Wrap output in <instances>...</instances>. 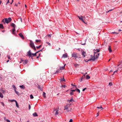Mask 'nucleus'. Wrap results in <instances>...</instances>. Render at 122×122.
Returning a JSON list of instances; mask_svg holds the SVG:
<instances>
[{
    "mask_svg": "<svg viewBox=\"0 0 122 122\" xmlns=\"http://www.w3.org/2000/svg\"><path fill=\"white\" fill-rule=\"evenodd\" d=\"M26 56L29 57V58L32 56H34V53H32L30 50H29L28 52L27 53V55H26Z\"/></svg>",
    "mask_w": 122,
    "mask_h": 122,
    "instance_id": "nucleus-2",
    "label": "nucleus"
},
{
    "mask_svg": "<svg viewBox=\"0 0 122 122\" xmlns=\"http://www.w3.org/2000/svg\"><path fill=\"white\" fill-rule=\"evenodd\" d=\"M11 26L13 27V28H15V25L13 23H12L11 25Z\"/></svg>",
    "mask_w": 122,
    "mask_h": 122,
    "instance_id": "nucleus-13",
    "label": "nucleus"
},
{
    "mask_svg": "<svg viewBox=\"0 0 122 122\" xmlns=\"http://www.w3.org/2000/svg\"><path fill=\"white\" fill-rule=\"evenodd\" d=\"M71 104H70L69 105H68L66 106L65 107V109H64V110H68V106L69 105V106L71 105Z\"/></svg>",
    "mask_w": 122,
    "mask_h": 122,
    "instance_id": "nucleus-8",
    "label": "nucleus"
},
{
    "mask_svg": "<svg viewBox=\"0 0 122 122\" xmlns=\"http://www.w3.org/2000/svg\"><path fill=\"white\" fill-rule=\"evenodd\" d=\"M30 47L35 51L36 50V49L34 45L33 42L31 41H30Z\"/></svg>",
    "mask_w": 122,
    "mask_h": 122,
    "instance_id": "nucleus-3",
    "label": "nucleus"
},
{
    "mask_svg": "<svg viewBox=\"0 0 122 122\" xmlns=\"http://www.w3.org/2000/svg\"><path fill=\"white\" fill-rule=\"evenodd\" d=\"M74 66L75 67H77L78 66H79V65L78 64H74Z\"/></svg>",
    "mask_w": 122,
    "mask_h": 122,
    "instance_id": "nucleus-38",
    "label": "nucleus"
},
{
    "mask_svg": "<svg viewBox=\"0 0 122 122\" xmlns=\"http://www.w3.org/2000/svg\"><path fill=\"white\" fill-rule=\"evenodd\" d=\"M86 88H85L82 89L83 91H85V90L86 89Z\"/></svg>",
    "mask_w": 122,
    "mask_h": 122,
    "instance_id": "nucleus-47",
    "label": "nucleus"
},
{
    "mask_svg": "<svg viewBox=\"0 0 122 122\" xmlns=\"http://www.w3.org/2000/svg\"><path fill=\"white\" fill-rule=\"evenodd\" d=\"M99 55V53H97L94 52V56H92V55L91 56V58L90 59L88 60L87 61H88L91 60L94 61L96 59H97L98 58Z\"/></svg>",
    "mask_w": 122,
    "mask_h": 122,
    "instance_id": "nucleus-1",
    "label": "nucleus"
},
{
    "mask_svg": "<svg viewBox=\"0 0 122 122\" xmlns=\"http://www.w3.org/2000/svg\"><path fill=\"white\" fill-rule=\"evenodd\" d=\"M112 10H109L108 11H107V12H106V13H108L110 11H112Z\"/></svg>",
    "mask_w": 122,
    "mask_h": 122,
    "instance_id": "nucleus-52",
    "label": "nucleus"
},
{
    "mask_svg": "<svg viewBox=\"0 0 122 122\" xmlns=\"http://www.w3.org/2000/svg\"><path fill=\"white\" fill-rule=\"evenodd\" d=\"M4 119L5 120H6V119L5 117H4Z\"/></svg>",
    "mask_w": 122,
    "mask_h": 122,
    "instance_id": "nucleus-59",
    "label": "nucleus"
},
{
    "mask_svg": "<svg viewBox=\"0 0 122 122\" xmlns=\"http://www.w3.org/2000/svg\"><path fill=\"white\" fill-rule=\"evenodd\" d=\"M30 98L31 99H32L34 98L33 96L32 95V94H31L30 95Z\"/></svg>",
    "mask_w": 122,
    "mask_h": 122,
    "instance_id": "nucleus-30",
    "label": "nucleus"
},
{
    "mask_svg": "<svg viewBox=\"0 0 122 122\" xmlns=\"http://www.w3.org/2000/svg\"><path fill=\"white\" fill-rule=\"evenodd\" d=\"M72 57H74L76 59L77 58L76 54L75 53H73L72 54Z\"/></svg>",
    "mask_w": 122,
    "mask_h": 122,
    "instance_id": "nucleus-6",
    "label": "nucleus"
},
{
    "mask_svg": "<svg viewBox=\"0 0 122 122\" xmlns=\"http://www.w3.org/2000/svg\"><path fill=\"white\" fill-rule=\"evenodd\" d=\"M11 18L9 17L8 18L5 19V21L7 24L8 23L11 21Z\"/></svg>",
    "mask_w": 122,
    "mask_h": 122,
    "instance_id": "nucleus-5",
    "label": "nucleus"
},
{
    "mask_svg": "<svg viewBox=\"0 0 122 122\" xmlns=\"http://www.w3.org/2000/svg\"><path fill=\"white\" fill-rule=\"evenodd\" d=\"M40 51H37L36 52V53H38V52H39Z\"/></svg>",
    "mask_w": 122,
    "mask_h": 122,
    "instance_id": "nucleus-64",
    "label": "nucleus"
},
{
    "mask_svg": "<svg viewBox=\"0 0 122 122\" xmlns=\"http://www.w3.org/2000/svg\"><path fill=\"white\" fill-rule=\"evenodd\" d=\"M117 71H115L114 72L113 74H112V75H114V74L115 73H116L117 72Z\"/></svg>",
    "mask_w": 122,
    "mask_h": 122,
    "instance_id": "nucleus-40",
    "label": "nucleus"
},
{
    "mask_svg": "<svg viewBox=\"0 0 122 122\" xmlns=\"http://www.w3.org/2000/svg\"><path fill=\"white\" fill-rule=\"evenodd\" d=\"M16 101V100H11V102H15Z\"/></svg>",
    "mask_w": 122,
    "mask_h": 122,
    "instance_id": "nucleus-37",
    "label": "nucleus"
},
{
    "mask_svg": "<svg viewBox=\"0 0 122 122\" xmlns=\"http://www.w3.org/2000/svg\"><path fill=\"white\" fill-rule=\"evenodd\" d=\"M20 20L21 22H22V19L21 18H20L19 19Z\"/></svg>",
    "mask_w": 122,
    "mask_h": 122,
    "instance_id": "nucleus-51",
    "label": "nucleus"
},
{
    "mask_svg": "<svg viewBox=\"0 0 122 122\" xmlns=\"http://www.w3.org/2000/svg\"><path fill=\"white\" fill-rule=\"evenodd\" d=\"M102 106H101L100 107H97V108L98 109H102L101 110H102L103 108H102Z\"/></svg>",
    "mask_w": 122,
    "mask_h": 122,
    "instance_id": "nucleus-31",
    "label": "nucleus"
},
{
    "mask_svg": "<svg viewBox=\"0 0 122 122\" xmlns=\"http://www.w3.org/2000/svg\"><path fill=\"white\" fill-rule=\"evenodd\" d=\"M122 31V30H119V31Z\"/></svg>",
    "mask_w": 122,
    "mask_h": 122,
    "instance_id": "nucleus-63",
    "label": "nucleus"
},
{
    "mask_svg": "<svg viewBox=\"0 0 122 122\" xmlns=\"http://www.w3.org/2000/svg\"><path fill=\"white\" fill-rule=\"evenodd\" d=\"M72 121H73L71 119H70V120L69 121V122H72Z\"/></svg>",
    "mask_w": 122,
    "mask_h": 122,
    "instance_id": "nucleus-45",
    "label": "nucleus"
},
{
    "mask_svg": "<svg viewBox=\"0 0 122 122\" xmlns=\"http://www.w3.org/2000/svg\"><path fill=\"white\" fill-rule=\"evenodd\" d=\"M86 54V52H82V55L83 56H84V57H85V54Z\"/></svg>",
    "mask_w": 122,
    "mask_h": 122,
    "instance_id": "nucleus-23",
    "label": "nucleus"
},
{
    "mask_svg": "<svg viewBox=\"0 0 122 122\" xmlns=\"http://www.w3.org/2000/svg\"><path fill=\"white\" fill-rule=\"evenodd\" d=\"M71 91L73 92H75V91H76V90L75 89V90H71Z\"/></svg>",
    "mask_w": 122,
    "mask_h": 122,
    "instance_id": "nucleus-44",
    "label": "nucleus"
},
{
    "mask_svg": "<svg viewBox=\"0 0 122 122\" xmlns=\"http://www.w3.org/2000/svg\"><path fill=\"white\" fill-rule=\"evenodd\" d=\"M15 91L16 94H17L18 95H19V93L15 89Z\"/></svg>",
    "mask_w": 122,
    "mask_h": 122,
    "instance_id": "nucleus-29",
    "label": "nucleus"
},
{
    "mask_svg": "<svg viewBox=\"0 0 122 122\" xmlns=\"http://www.w3.org/2000/svg\"><path fill=\"white\" fill-rule=\"evenodd\" d=\"M67 57V54L66 53V54H63V57L64 58H66Z\"/></svg>",
    "mask_w": 122,
    "mask_h": 122,
    "instance_id": "nucleus-12",
    "label": "nucleus"
},
{
    "mask_svg": "<svg viewBox=\"0 0 122 122\" xmlns=\"http://www.w3.org/2000/svg\"><path fill=\"white\" fill-rule=\"evenodd\" d=\"M0 97L1 98H3L4 97L3 96L2 94L0 92Z\"/></svg>",
    "mask_w": 122,
    "mask_h": 122,
    "instance_id": "nucleus-20",
    "label": "nucleus"
},
{
    "mask_svg": "<svg viewBox=\"0 0 122 122\" xmlns=\"http://www.w3.org/2000/svg\"><path fill=\"white\" fill-rule=\"evenodd\" d=\"M6 121L7 122H10V120L8 119H6Z\"/></svg>",
    "mask_w": 122,
    "mask_h": 122,
    "instance_id": "nucleus-42",
    "label": "nucleus"
},
{
    "mask_svg": "<svg viewBox=\"0 0 122 122\" xmlns=\"http://www.w3.org/2000/svg\"><path fill=\"white\" fill-rule=\"evenodd\" d=\"M15 104H16V107L18 108L19 107V106H18V104L17 101H16Z\"/></svg>",
    "mask_w": 122,
    "mask_h": 122,
    "instance_id": "nucleus-25",
    "label": "nucleus"
},
{
    "mask_svg": "<svg viewBox=\"0 0 122 122\" xmlns=\"http://www.w3.org/2000/svg\"><path fill=\"white\" fill-rule=\"evenodd\" d=\"M46 94L44 92H43V96L45 98L46 97Z\"/></svg>",
    "mask_w": 122,
    "mask_h": 122,
    "instance_id": "nucleus-24",
    "label": "nucleus"
},
{
    "mask_svg": "<svg viewBox=\"0 0 122 122\" xmlns=\"http://www.w3.org/2000/svg\"><path fill=\"white\" fill-rule=\"evenodd\" d=\"M95 50V51H96V52H97H97H99L100 51L99 49H96V50Z\"/></svg>",
    "mask_w": 122,
    "mask_h": 122,
    "instance_id": "nucleus-33",
    "label": "nucleus"
},
{
    "mask_svg": "<svg viewBox=\"0 0 122 122\" xmlns=\"http://www.w3.org/2000/svg\"><path fill=\"white\" fill-rule=\"evenodd\" d=\"M27 60H25V61L23 62V64H27Z\"/></svg>",
    "mask_w": 122,
    "mask_h": 122,
    "instance_id": "nucleus-19",
    "label": "nucleus"
},
{
    "mask_svg": "<svg viewBox=\"0 0 122 122\" xmlns=\"http://www.w3.org/2000/svg\"><path fill=\"white\" fill-rule=\"evenodd\" d=\"M36 54L37 53H34V56H36Z\"/></svg>",
    "mask_w": 122,
    "mask_h": 122,
    "instance_id": "nucleus-55",
    "label": "nucleus"
},
{
    "mask_svg": "<svg viewBox=\"0 0 122 122\" xmlns=\"http://www.w3.org/2000/svg\"><path fill=\"white\" fill-rule=\"evenodd\" d=\"M121 65V67L122 68V64H121L120 65Z\"/></svg>",
    "mask_w": 122,
    "mask_h": 122,
    "instance_id": "nucleus-60",
    "label": "nucleus"
},
{
    "mask_svg": "<svg viewBox=\"0 0 122 122\" xmlns=\"http://www.w3.org/2000/svg\"><path fill=\"white\" fill-rule=\"evenodd\" d=\"M58 110L57 109H54V112H56L55 113V115H57L58 114Z\"/></svg>",
    "mask_w": 122,
    "mask_h": 122,
    "instance_id": "nucleus-9",
    "label": "nucleus"
},
{
    "mask_svg": "<svg viewBox=\"0 0 122 122\" xmlns=\"http://www.w3.org/2000/svg\"><path fill=\"white\" fill-rule=\"evenodd\" d=\"M62 86L64 87V88H65L66 87V86L65 85H64L63 86Z\"/></svg>",
    "mask_w": 122,
    "mask_h": 122,
    "instance_id": "nucleus-54",
    "label": "nucleus"
},
{
    "mask_svg": "<svg viewBox=\"0 0 122 122\" xmlns=\"http://www.w3.org/2000/svg\"><path fill=\"white\" fill-rule=\"evenodd\" d=\"M61 70L60 69H58V70L56 71V72H55V73L56 74V73H59L61 72L60 71Z\"/></svg>",
    "mask_w": 122,
    "mask_h": 122,
    "instance_id": "nucleus-22",
    "label": "nucleus"
},
{
    "mask_svg": "<svg viewBox=\"0 0 122 122\" xmlns=\"http://www.w3.org/2000/svg\"><path fill=\"white\" fill-rule=\"evenodd\" d=\"M41 41V40H36V42H40Z\"/></svg>",
    "mask_w": 122,
    "mask_h": 122,
    "instance_id": "nucleus-28",
    "label": "nucleus"
},
{
    "mask_svg": "<svg viewBox=\"0 0 122 122\" xmlns=\"http://www.w3.org/2000/svg\"><path fill=\"white\" fill-rule=\"evenodd\" d=\"M73 86H75L76 88L77 87L75 85H73Z\"/></svg>",
    "mask_w": 122,
    "mask_h": 122,
    "instance_id": "nucleus-61",
    "label": "nucleus"
},
{
    "mask_svg": "<svg viewBox=\"0 0 122 122\" xmlns=\"http://www.w3.org/2000/svg\"><path fill=\"white\" fill-rule=\"evenodd\" d=\"M68 101L69 102H74V101L72 97L71 99L69 100H68Z\"/></svg>",
    "mask_w": 122,
    "mask_h": 122,
    "instance_id": "nucleus-17",
    "label": "nucleus"
},
{
    "mask_svg": "<svg viewBox=\"0 0 122 122\" xmlns=\"http://www.w3.org/2000/svg\"><path fill=\"white\" fill-rule=\"evenodd\" d=\"M77 17L80 20L82 21L85 24H86V23L85 22L84 20L85 19V17H83L82 15H81L80 16H78Z\"/></svg>",
    "mask_w": 122,
    "mask_h": 122,
    "instance_id": "nucleus-4",
    "label": "nucleus"
},
{
    "mask_svg": "<svg viewBox=\"0 0 122 122\" xmlns=\"http://www.w3.org/2000/svg\"><path fill=\"white\" fill-rule=\"evenodd\" d=\"M41 47V45H40L39 46H36V48L37 49H39Z\"/></svg>",
    "mask_w": 122,
    "mask_h": 122,
    "instance_id": "nucleus-34",
    "label": "nucleus"
},
{
    "mask_svg": "<svg viewBox=\"0 0 122 122\" xmlns=\"http://www.w3.org/2000/svg\"><path fill=\"white\" fill-rule=\"evenodd\" d=\"M13 0H12V2L10 3V4H11L13 3Z\"/></svg>",
    "mask_w": 122,
    "mask_h": 122,
    "instance_id": "nucleus-58",
    "label": "nucleus"
},
{
    "mask_svg": "<svg viewBox=\"0 0 122 122\" xmlns=\"http://www.w3.org/2000/svg\"><path fill=\"white\" fill-rule=\"evenodd\" d=\"M37 87L38 88L40 89L42 91V87H40L39 85H38Z\"/></svg>",
    "mask_w": 122,
    "mask_h": 122,
    "instance_id": "nucleus-15",
    "label": "nucleus"
},
{
    "mask_svg": "<svg viewBox=\"0 0 122 122\" xmlns=\"http://www.w3.org/2000/svg\"><path fill=\"white\" fill-rule=\"evenodd\" d=\"M62 81H65V79L64 78L63 79H62L61 80Z\"/></svg>",
    "mask_w": 122,
    "mask_h": 122,
    "instance_id": "nucleus-46",
    "label": "nucleus"
},
{
    "mask_svg": "<svg viewBox=\"0 0 122 122\" xmlns=\"http://www.w3.org/2000/svg\"><path fill=\"white\" fill-rule=\"evenodd\" d=\"M19 35L20 36V37H21V38L23 39H24V37L23 36V35H22V34L21 33H20L19 34Z\"/></svg>",
    "mask_w": 122,
    "mask_h": 122,
    "instance_id": "nucleus-7",
    "label": "nucleus"
},
{
    "mask_svg": "<svg viewBox=\"0 0 122 122\" xmlns=\"http://www.w3.org/2000/svg\"><path fill=\"white\" fill-rule=\"evenodd\" d=\"M86 44V43H82L81 44L82 45H85Z\"/></svg>",
    "mask_w": 122,
    "mask_h": 122,
    "instance_id": "nucleus-57",
    "label": "nucleus"
},
{
    "mask_svg": "<svg viewBox=\"0 0 122 122\" xmlns=\"http://www.w3.org/2000/svg\"><path fill=\"white\" fill-rule=\"evenodd\" d=\"M65 65L61 67L60 68V70H62L64 69Z\"/></svg>",
    "mask_w": 122,
    "mask_h": 122,
    "instance_id": "nucleus-16",
    "label": "nucleus"
},
{
    "mask_svg": "<svg viewBox=\"0 0 122 122\" xmlns=\"http://www.w3.org/2000/svg\"><path fill=\"white\" fill-rule=\"evenodd\" d=\"M86 79H89L90 78V77L88 76V75H87L86 76Z\"/></svg>",
    "mask_w": 122,
    "mask_h": 122,
    "instance_id": "nucleus-26",
    "label": "nucleus"
},
{
    "mask_svg": "<svg viewBox=\"0 0 122 122\" xmlns=\"http://www.w3.org/2000/svg\"><path fill=\"white\" fill-rule=\"evenodd\" d=\"M71 108H70V110L69 109V108H68V110H67V112H68V111H71Z\"/></svg>",
    "mask_w": 122,
    "mask_h": 122,
    "instance_id": "nucleus-41",
    "label": "nucleus"
},
{
    "mask_svg": "<svg viewBox=\"0 0 122 122\" xmlns=\"http://www.w3.org/2000/svg\"><path fill=\"white\" fill-rule=\"evenodd\" d=\"M31 57V58L32 59H33V58L32 56L31 57Z\"/></svg>",
    "mask_w": 122,
    "mask_h": 122,
    "instance_id": "nucleus-62",
    "label": "nucleus"
},
{
    "mask_svg": "<svg viewBox=\"0 0 122 122\" xmlns=\"http://www.w3.org/2000/svg\"><path fill=\"white\" fill-rule=\"evenodd\" d=\"M112 33L113 34H115L116 35H117L119 33H117V32H112Z\"/></svg>",
    "mask_w": 122,
    "mask_h": 122,
    "instance_id": "nucleus-32",
    "label": "nucleus"
},
{
    "mask_svg": "<svg viewBox=\"0 0 122 122\" xmlns=\"http://www.w3.org/2000/svg\"><path fill=\"white\" fill-rule=\"evenodd\" d=\"M12 87H13V88H14L15 89H15H16V87H15V86L14 85H13L12 86Z\"/></svg>",
    "mask_w": 122,
    "mask_h": 122,
    "instance_id": "nucleus-49",
    "label": "nucleus"
},
{
    "mask_svg": "<svg viewBox=\"0 0 122 122\" xmlns=\"http://www.w3.org/2000/svg\"><path fill=\"white\" fill-rule=\"evenodd\" d=\"M108 49L109 51V52H112V51L111 49V47L110 46H109V47H108Z\"/></svg>",
    "mask_w": 122,
    "mask_h": 122,
    "instance_id": "nucleus-10",
    "label": "nucleus"
},
{
    "mask_svg": "<svg viewBox=\"0 0 122 122\" xmlns=\"http://www.w3.org/2000/svg\"><path fill=\"white\" fill-rule=\"evenodd\" d=\"M112 82H110L109 83V85L110 86H111L112 85Z\"/></svg>",
    "mask_w": 122,
    "mask_h": 122,
    "instance_id": "nucleus-43",
    "label": "nucleus"
},
{
    "mask_svg": "<svg viewBox=\"0 0 122 122\" xmlns=\"http://www.w3.org/2000/svg\"><path fill=\"white\" fill-rule=\"evenodd\" d=\"M15 31V28H13V29L12 30V33L13 34H15V33L14 32Z\"/></svg>",
    "mask_w": 122,
    "mask_h": 122,
    "instance_id": "nucleus-11",
    "label": "nucleus"
},
{
    "mask_svg": "<svg viewBox=\"0 0 122 122\" xmlns=\"http://www.w3.org/2000/svg\"><path fill=\"white\" fill-rule=\"evenodd\" d=\"M20 88H21L23 89H25V86L23 85H22L21 86H20Z\"/></svg>",
    "mask_w": 122,
    "mask_h": 122,
    "instance_id": "nucleus-14",
    "label": "nucleus"
},
{
    "mask_svg": "<svg viewBox=\"0 0 122 122\" xmlns=\"http://www.w3.org/2000/svg\"><path fill=\"white\" fill-rule=\"evenodd\" d=\"M31 108V106L30 104H29V110H30Z\"/></svg>",
    "mask_w": 122,
    "mask_h": 122,
    "instance_id": "nucleus-39",
    "label": "nucleus"
},
{
    "mask_svg": "<svg viewBox=\"0 0 122 122\" xmlns=\"http://www.w3.org/2000/svg\"><path fill=\"white\" fill-rule=\"evenodd\" d=\"M33 116L34 117H36L38 116L36 112L34 113L33 114Z\"/></svg>",
    "mask_w": 122,
    "mask_h": 122,
    "instance_id": "nucleus-18",
    "label": "nucleus"
},
{
    "mask_svg": "<svg viewBox=\"0 0 122 122\" xmlns=\"http://www.w3.org/2000/svg\"><path fill=\"white\" fill-rule=\"evenodd\" d=\"M2 92L3 93H4L5 92H6V91L5 90H2Z\"/></svg>",
    "mask_w": 122,
    "mask_h": 122,
    "instance_id": "nucleus-35",
    "label": "nucleus"
},
{
    "mask_svg": "<svg viewBox=\"0 0 122 122\" xmlns=\"http://www.w3.org/2000/svg\"><path fill=\"white\" fill-rule=\"evenodd\" d=\"M0 28L2 29H3L4 28V27L2 24H0Z\"/></svg>",
    "mask_w": 122,
    "mask_h": 122,
    "instance_id": "nucleus-21",
    "label": "nucleus"
},
{
    "mask_svg": "<svg viewBox=\"0 0 122 122\" xmlns=\"http://www.w3.org/2000/svg\"><path fill=\"white\" fill-rule=\"evenodd\" d=\"M76 91H77L79 93H80V90L79 89H77V88H76Z\"/></svg>",
    "mask_w": 122,
    "mask_h": 122,
    "instance_id": "nucleus-27",
    "label": "nucleus"
},
{
    "mask_svg": "<svg viewBox=\"0 0 122 122\" xmlns=\"http://www.w3.org/2000/svg\"><path fill=\"white\" fill-rule=\"evenodd\" d=\"M70 94L71 95H73L74 94L72 92H70Z\"/></svg>",
    "mask_w": 122,
    "mask_h": 122,
    "instance_id": "nucleus-36",
    "label": "nucleus"
},
{
    "mask_svg": "<svg viewBox=\"0 0 122 122\" xmlns=\"http://www.w3.org/2000/svg\"><path fill=\"white\" fill-rule=\"evenodd\" d=\"M48 36L49 37H51V34L48 35Z\"/></svg>",
    "mask_w": 122,
    "mask_h": 122,
    "instance_id": "nucleus-48",
    "label": "nucleus"
},
{
    "mask_svg": "<svg viewBox=\"0 0 122 122\" xmlns=\"http://www.w3.org/2000/svg\"><path fill=\"white\" fill-rule=\"evenodd\" d=\"M9 2V0H8V2H7L6 4L7 5Z\"/></svg>",
    "mask_w": 122,
    "mask_h": 122,
    "instance_id": "nucleus-56",
    "label": "nucleus"
},
{
    "mask_svg": "<svg viewBox=\"0 0 122 122\" xmlns=\"http://www.w3.org/2000/svg\"><path fill=\"white\" fill-rule=\"evenodd\" d=\"M46 43H47L50 46H51V44L50 43L48 42H46Z\"/></svg>",
    "mask_w": 122,
    "mask_h": 122,
    "instance_id": "nucleus-53",
    "label": "nucleus"
},
{
    "mask_svg": "<svg viewBox=\"0 0 122 122\" xmlns=\"http://www.w3.org/2000/svg\"><path fill=\"white\" fill-rule=\"evenodd\" d=\"M7 57H8V58L9 59H10V56H7Z\"/></svg>",
    "mask_w": 122,
    "mask_h": 122,
    "instance_id": "nucleus-50",
    "label": "nucleus"
}]
</instances>
